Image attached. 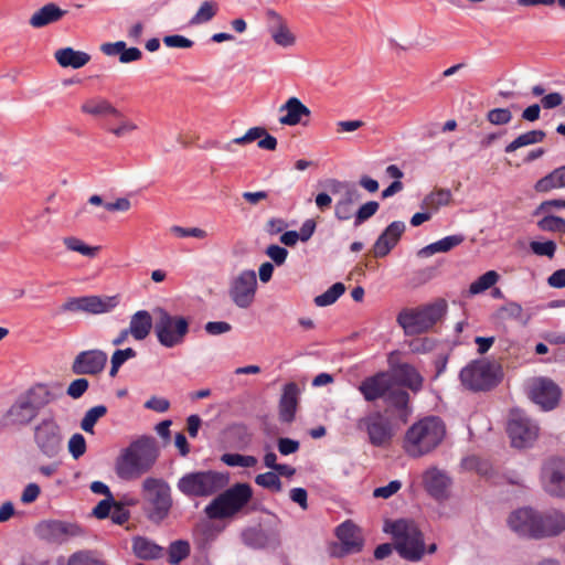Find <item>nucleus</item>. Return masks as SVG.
I'll return each mask as SVG.
<instances>
[{
	"mask_svg": "<svg viewBox=\"0 0 565 565\" xmlns=\"http://www.w3.org/2000/svg\"><path fill=\"white\" fill-rule=\"evenodd\" d=\"M461 386L470 392H487L494 385V362L488 358L471 360L459 372Z\"/></svg>",
	"mask_w": 565,
	"mask_h": 565,
	"instance_id": "nucleus-8",
	"label": "nucleus"
},
{
	"mask_svg": "<svg viewBox=\"0 0 565 565\" xmlns=\"http://www.w3.org/2000/svg\"><path fill=\"white\" fill-rule=\"evenodd\" d=\"M328 189L334 195H340L334 204V216L339 221H348L353 216V205L360 200L361 194L352 182L337 179L328 180Z\"/></svg>",
	"mask_w": 565,
	"mask_h": 565,
	"instance_id": "nucleus-12",
	"label": "nucleus"
},
{
	"mask_svg": "<svg viewBox=\"0 0 565 565\" xmlns=\"http://www.w3.org/2000/svg\"><path fill=\"white\" fill-rule=\"evenodd\" d=\"M356 427L366 433L369 443L374 447L388 446L395 434L391 420L379 411L359 418Z\"/></svg>",
	"mask_w": 565,
	"mask_h": 565,
	"instance_id": "nucleus-11",
	"label": "nucleus"
},
{
	"mask_svg": "<svg viewBox=\"0 0 565 565\" xmlns=\"http://www.w3.org/2000/svg\"><path fill=\"white\" fill-rule=\"evenodd\" d=\"M63 244L68 250L76 252L83 256L94 257L96 256L99 247L88 246L82 239L75 236H67L63 238Z\"/></svg>",
	"mask_w": 565,
	"mask_h": 565,
	"instance_id": "nucleus-47",
	"label": "nucleus"
},
{
	"mask_svg": "<svg viewBox=\"0 0 565 565\" xmlns=\"http://www.w3.org/2000/svg\"><path fill=\"white\" fill-rule=\"evenodd\" d=\"M385 402L397 411L402 412L403 416L407 417L409 395L403 390H388L385 396Z\"/></svg>",
	"mask_w": 565,
	"mask_h": 565,
	"instance_id": "nucleus-45",
	"label": "nucleus"
},
{
	"mask_svg": "<svg viewBox=\"0 0 565 565\" xmlns=\"http://www.w3.org/2000/svg\"><path fill=\"white\" fill-rule=\"evenodd\" d=\"M222 462L230 467L252 468L257 465V458L254 456H245L241 454H224L221 457Z\"/></svg>",
	"mask_w": 565,
	"mask_h": 565,
	"instance_id": "nucleus-49",
	"label": "nucleus"
},
{
	"mask_svg": "<svg viewBox=\"0 0 565 565\" xmlns=\"http://www.w3.org/2000/svg\"><path fill=\"white\" fill-rule=\"evenodd\" d=\"M66 11L56 3L49 2L36 10L29 19V24L34 29H41L52 23L58 22Z\"/></svg>",
	"mask_w": 565,
	"mask_h": 565,
	"instance_id": "nucleus-28",
	"label": "nucleus"
},
{
	"mask_svg": "<svg viewBox=\"0 0 565 565\" xmlns=\"http://www.w3.org/2000/svg\"><path fill=\"white\" fill-rule=\"evenodd\" d=\"M88 203L95 206H104L108 212H127L131 209V202L128 198H117L114 202H104L98 194L88 198Z\"/></svg>",
	"mask_w": 565,
	"mask_h": 565,
	"instance_id": "nucleus-40",
	"label": "nucleus"
},
{
	"mask_svg": "<svg viewBox=\"0 0 565 565\" xmlns=\"http://www.w3.org/2000/svg\"><path fill=\"white\" fill-rule=\"evenodd\" d=\"M256 290V273L252 269H246L232 279L228 288V295L235 306L246 309L254 302Z\"/></svg>",
	"mask_w": 565,
	"mask_h": 565,
	"instance_id": "nucleus-14",
	"label": "nucleus"
},
{
	"mask_svg": "<svg viewBox=\"0 0 565 565\" xmlns=\"http://www.w3.org/2000/svg\"><path fill=\"white\" fill-rule=\"evenodd\" d=\"M447 302L437 299L431 303L415 308L404 309L397 316V323L406 334H418L433 328L446 313Z\"/></svg>",
	"mask_w": 565,
	"mask_h": 565,
	"instance_id": "nucleus-6",
	"label": "nucleus"
},
{
	"mask_svg": "<svg viewBox=\"0 0 565 565\" xmlns=\"http://www.w3.org/2000/svg\"><path fill=\"white\" fill-rule=\"evenodd\" d=\"M565 531V514L559 511L539 513L536 539L558 535Z\"/></svg>",
	"mask_w": 565,
	"mask_h": 565,
	"instance_id": "nucleus-27",
	"label": "nucleus"
},
{
	"mask_svg": "<svg viewBox=\"0 0 565 565\" xmlns=\"http://www.w3.org/2000/svg\"><path fill=\"white\" fill-rule=\"evenodd\" d=\"M531 399L543 409H553L559 401L561 388L547 377H534L527 384Z\"/></svg>",
	"mask_w": 565,
	"mask_h": 565,
	"instance_id": "nucleus-16",
	"label": "nucleus"
},
{
	"mask_svg": "<svg viewBox=\"0 0 565 565\" xmlns=\"http://www.w3.org/2000/svg\"><path fill=\"white\" fill-rule=\"evenodd\" d=\"M252 498L253 489L248 483H235L217 494L204 508V513L210 520L231 519L242 512Z\"/></svg>",
	"mask_w": 565,
	"mask_h": 565,
	"instance_id": "nucleus-2",
	"label": "nucleus"
},
{
	"mask_svg": "<svg viewBox=\"0 0 565 565\" xmlns=\"http://www.w3.org/2000/svg\"><path fill=\"white\" fill-rule=\"evenodd\" d=\"M394 376L401 385L406 386L414 392L419 391L423 386V377L416 369L409 364H399L394 370Z\"/></svg>",
	"mask_w": 565,
	"mask_h": 565,
	"instance_id": "nucleus-35",
	"label": "nucleus"
},
{
	"mask_svg": "<svg viewBox=\"0 0 565 565\" xmlns=\"http://www.w3.org/2000/svg\"><path fill=\"white\" fill-rule=\"evenodd\" d=\"M539 513L532 509L523 508L512 512L508 519V524L520 535L536 539V527Z\"/></svg>",
	"mask_w": 565,
	"mask_h": 565,
	"instance_id": "nucleus-20",
	"label": "nucleus"
},
{
	"mask_svg": "<svg viewBox=\"0 0 565 565\" xmlns=\"http://www.w3.org/2000/svg\"><path fill=\"white\" fill-rule=\"evenodd\" d=\"M562 188H565V166L554 169L534 184L537 193H547Z\"/></svg>",
	"mask_w": 565,
	"mask_h": 565,
	"instance_id": "nucleus-36",
	"label": "nucleus"
},
{
	"mask_svg": "<svg viewBox=\"0 0 565 565\" xmlns=\"http://www.w3.org/2000/svg\"><path fill=\"white\" fill-rule=\"evenodd\" d=\"M445 434V425L438 417H425L407 429L404 438V450L413 458L423 457L443 441Z\"/></svg>",
	"mask_w": 565,
	"mask_h": 565,
	"instance_id": "nucleus-1",
	"label": "nucleus"
},
{
	"mask_svg": "<svg viewBox=\"0 0 565 565\" xmlns=\"http://www.w3.org/2000/svg\"><path fill=\"white\" fill-rule=\"evenodd\" d=\"M152 329V318L147 310H139L130 318L128 330L137 341L145 340Z\"/></svg>",
	"mask_w": 565,
	"mask_h": 565,
	"instance_id": "nucleus-33",
	"label": "nucleus"
},
{
	"mask_svg": "<svg viewBox=\"0 0 565 565\" xmlns=\"http://www.w3.org/2000/svg\"><path fill=\"white\" fill-rule=\"evenodd\" d=\"M300 395L299 386L289 382L282 387V393L279 399V420L289 424L295 419L298 399Z\"/></svg>",
	"mask_w": 565,
	"mask_h": 565,
	"instance_id": "nucleus-25",
	"label": "nucleus"
},
{
	"mask_svg": "<svg viewBox=\"0 0 565 565\" xmlns=\"http://www.w3.org/2000/svg\"><path fill=\"white\" fill-rule=\"evenodd\" d=\"M405 231V224L401 221L392 222L385 231L379 236L373 246L375 257L386 256L397 244Z\"/></svg>",
	"mask_w": 565,
	"mask_h": 565,
	"instance_id": "nucleus-26",
	"label": "nucleus"
},
{
	"mask_svg": "<svg viewBox=\"0 0 565 565\" xmlns=\"http://www.w3.org/2000/svg\"><path fill=\"white\" fill-rule=\"evenodd\" d=\"M132 550L136 556L142 559H156L162 554V548L159 545L145 537L135 539Z\"/></svg>",
	"mask_w": 565,
	"mask_h": 565,
	"instance_id": "nucleus-38",
	"label": "nucleus"
},
{
	"mask_svg": "<svg viewBox=\"0 0 565 565\" xmlns=\"http://www.w3.org/2000/svg\"><path fill=\"white\" fill-rule=\"evenodd\" d=\"M545 136H546V134L543 130H531V131L524 132V134L520 135L519 137H516L512 142H510L505 147L504 151L507 153H510L521 147H526V146L542 142L544 140Z\"/></svg>",
	"mask_w": 565,
	"mask_h": 565,
	"instance_id": "nucleus-39",
	"label": "nucleus"
},
{
	"mask_svg": "<svg viewBox=\"0 0 565 565\" xmlns=\"http://www.w3.org/2000/svg\"><path fill=\"white\" fill-rule=\"evenodd\" d=\"M565 210V200L564 199H554L543 201L534 211L535 216H540L541 214H556L561 211Z\"/></svg>",
	"mask_w": 565,
	"mask_h": 565,
	"instance_id": "nucleus-55",
	"label": "nucleus"
},
{
	"mask_svg": "<svg viewBox=\"0 0 565 565\" xmlns=\"http://www.w3.org/2000/svg\"><path fill=\"white\" fill-rule=\"evenodd\" d=\"M423 482L428 493L437 500L447 499L451 484L450 478L437 468H429L423 475Z\"/></svg>",
	"mask_w": 565,
	"mask_h": 565,
	"instance_id": "nucleus-24",
	"label": "nucleus"
},
{
	"mask_svg": "<svg viewBox=\"0 0 565 565\" xmlns=\"http://www.w3.org/2000/svg\"><path fill=\"white\" fill-rule=\"evenodd\" d=\"M54 56L62 67L73 68H81L90 60L89 54L82 51H75L72 47L60 49L55 52Z\"/></svg>",
	"mask_w": 565,
	"mask_h": 565,
	"instance_id": "nucleus-34",
	"label": "nucleus"
},
{
	"mask_svg": "<svg viewBox=\"0 0 565 565\" xmlns=\"http://www.w3.org/2000/svg\"><path fill=\"white\" fill-rule=\"evenodd\" d=\"M463 241L465 236L461 234L449 235L423 247L418 252V255L423 257H429L436 253H447L452 248L457 247L458 245H460Z\"/></svg>",
	"mask_w": 565,
	"mask_h": 565,
	"instance_id": "nucleus-37",
	"label": "nucleus"
},
{
	"mask_svg": "<svg viewBox=\"0 0 565 565\" xmlns=\"http://www.w3.org/2000/svg\"><path fill=\"white\" fill-rule=\"evenodd\" d=\"M462 466L468 470H476L480 476L486 478H490L492 475L491 463L476 456L463 459Z\"/></svg>",
	"mask_w": 565,
	"mask_h": 565,
	"instance_id": "nucleus-51",
	"label": "nucleus"
},
{
	"mask_svg": "<svg viewBox=\"0 0 565 565\" xmlns=\"http://www.w3.org/2000/svg\"><path fill=\"white\" fill-rule=\"evenodd\" d=\"M492 286H494V270H489L470 285L469 295H479Z\"/></svg>",
	"mask_w": 565,
	"mask_h": 565,
	"instance_id": "nucleus-54",
	"label": "nucleus"
},
{
	"mask_svg": "<svg viewBox=\"0 0 565 565\" xmlns=\"http://www.w3.org/2000/svg\"><path fill=\"white\" fill-rule=\"evenodd\" d=\"M118 305L117 297L84 296L67 299L62 309L70 312L100 315L111 311Z\"/></svg>",
	"mask_w": 565,
	"mask_h": 565,
	"instance_id": "nucleus-15",
	"label": "nucleus"
},
{
	"mask_svg": "<svg viewBox=\"0 0 565 565\" xmlns=\"http://www.w3.org/2000/svg\"><path fill=\"white\" fill-rule=\"evenodd\" d=\"M545 488L555 497H565V460H551L545 469Z\"/></svg>",
	"mask_w": 565,
	"mask_h": 565,
	"instance_id": "nucleus-23",
	"label": "nucleus"
},
{
	"mask_svg": "<svg viewBox=\"0 0 565 565\" xmlns=\"http://www.w3.org/2000/svg\"><path fill=\"white\" fill-rule=\"evenodd\" d=\"M531 250L537 256H546L553 258L556 252V244L553 241L530 243Z\"/></svg>",
	"mask_w": 565,
	"mask_h": 565,
	"instance_id": "nucleus-58",
	"label": "nucleus"
},
{
	"mask_svg": "<svg viewBox=\"0 0 565 565\" xmlns=\"http://www.w3.org/2000/svg\"><path fill=\"white\" fill-rule=\"evenodd\" d=\"M218 12V4L213 0L203 1L195 14L190 19L191 25H200L210 22Z\"/></svg>",
	"mask_w": 565,
	"mask_h": 565,
	"instance_id": "nucleus-41",
	"label": "nucleus"
},
{
	"mask_svg": "<svg viewBox=\"0 0 565 565\" xmlns=\"http://www.w3.org/2000/svg\"><path fill=\"white\" fill-rule=\"evenodd\" d=\"M345 291V286L342 282L333 284L327 291L315 298V303L318 307H326L334 303Z\"/></svg>",
	"mask_w": 565,
	"mask_h": 565,
	"instance_id": "nucleus-46",
	"label": "nucleus"
},
{
	"mask_svg": "<svg viewBox=\"0 0 565 565\" xmlns=\"http://www.w3.org/2000/svg\"><path fill=\"white\" fill-rule=\"evenodd\" d=\"M263 135H266L265 128L253 127V128H249L244 136L233 139L232 142L236 143V145L250 143L257 139H260L263 137Z\"/></svg>",
	"mask_w": 565,
	"mask_h": 565,
	"instance_id": "nucleus-62",
	"label": "nucleus"
},
{
	"mask_svg": "<svg viewBox=\"0 0 565 565\" xmlns=\"http://www.w3.org/2000/svg\"><path fill=\"white\" fill-rule=\"evenodd\" d=\"M67 565H107L90 551H79L68 557Z\"/></svg>",
	"mask_w": 565,
	"mask_h": 565,
	"instance_id": "nucleus-50",
	"label": "nucleus"
},
{
	"mask_svg": "<svg viewBox=\"0 0 565 565\" xmlns=\"http://www.w3.org/2000/svg\"><path fill=\"white\" fill-rule=\"evenodd\" d=\"M268 15L276 22L269 28L274 42L281 47H290L296 43V36L289 30L284 19L275 11H268Z\"/></svg>",
	"mask_w": 565,
	"mask_h": 565,
	"instance_id": "nucleus-30",
	"label": "nucleus"
},
{
	"mask_svg": "<svg viewBox=\"0 0 565 565\" xmlns=\"http://www.w3.org/2000/svg\"><path fill=\"white\" fill-rule=\"evenodd\" d=\"M537 227L544 232H561L565 228V218L556 214H541Z\"/></svg>",
	"mask_w": 565,
	"mask_h": 565,
	"instance_id": "nucleus-48",
	"label": "nucleus"
},
{
	"mask_svg": "<svg viewBox=\"0 0 565 565\" xmlns=\"http://www.w3.org/2000/svg\"><path fill=\"white\" fill-rule=\"evenodd\" d=\"M117 122L108 127V132L117 138L126 137L139 129L138 125L119 110V116H113Z\"/></svg>",
	"mask_w": 565,
	"mask_h": 565,
	"instance_id": "nucleus-42",
	"label": "nucleus"
},
{
	"mask_svg": "<svg viewBox=\"0 0 565 565\" xmlns=\"http://www.w3.org/2000/svg\"><path fill=\"white\" fill-rule=\"evenodd\" d=\"M170 232L175 235L177 237L183 238V237H194L199 239H204L207 237L206 231L200 228V227H182L179 225H173L170 228Z\"/></svg>",
	"mask_w": 565,
	"mask_h": 565,
	"instance_id": "nucleus-57",
	"label": "nucleus"
},
{
	"mask_svg": "<svg viewBox=\"0 0 565 565\" xmlns=\"http://www.w3.org/2000/svg\"><path fill=\"white\" fill-rule=\"evenodd\" d=\"M38 415L39 413L35 411V408L32 407V405L26 402L23 396H21L3 415L1 424L4 427L26 426L33 422Z\"/></svg>",
	"mask_w": 565,
	"mask_h": 565,
	"instance_id": "nucleus-21",
	"label": "nucleus"
},
{
	"mask_svg": "<svg viewBox=\"0 0 565 565\" xmlns=\"http://www.w3.org/2000/svg\"><path fill=\"white\" fill-rule=\"evenodd\" d=\"M143 509L148 519L159 523L170 513L172 508L171 488L161 478H146L141 484Z\"/></svg>",
	"mask_w": 565,
	"mask_h": 565,
	"instance_id": "nucleus-5",
	"label": "nucleus"
},
{
	"mask_svg": "<svg viewBox=\"0 0 565 565\" xmlns=\"http://www.w3.org/2000/svg\"><path fill=\"white\" fill-rule=\"evenodd\" d=\"M385 532L393 535L398 554L411 562L419 561L425 553L423 533L413 521L396 520L385 525Z\"/></svg>",
	"mask_w": 565,
	"mask_h": 565,
	"instance_id": "nucleus-3",
	"label": "nucleus"
},
{
	"mask_svg": "<svg viewBox=\"0 0 565 565\" xmlns=\"http://www.w3.org/2000/svg\"><path fill=\"white\" fill-rule=\"evenodd\" d=\"M391 388V377L385 372L376 373L361 382L359 391L367 402L385 398Z\"/></svg>",
	"mask_w": 565,
	"mask_h": 565,
	"instance_id": "nucleus-22",
	"label": "nucleus"
},
{
	"mask_svg": "<svg viewBox=\"0 0 565 565\" xmlns=\"http://www.w3.org/2000/svg\"><path fill=\"white\" fill-rule=\"evenodd\" d=\"M190 554V545L185 541H175L169 548V562L171 564H179L186 558Z\"/></svg>",
	"mask_w": 565,
	"mask_h": 565,
	"instance_id": "nucleus-53",
	"label": "nucleus"
},
{
	"mask_svg": "<svg viewBox=\"0 0 565 565\" xmlns=\"http://www.w3.org/2000/svg\"><path fill=\"white\" fill-rule=\"evenodd\" d=\"M266 255L277 265H282L288 256V250L279 245H269L266 249Z\"/></svg>",
	"mask_w": 565,
	"mask_h": 565,
	"instance_id": "nucleus-63",
	"label": "nucleus"
},
{
	"mask_svg": "<svg viewBox=\"0 0 565 565\" xmlns=\"http://www.w3.org/2000/svg\"><path fill=\"white\" fill-rule=\"evenodd\" d=\"M68 451L74 459H78L86 451V440L83 435L74 434L68 440Z\"/></svg>",
	"mask_w": 565,
	"mask_h": 565,
	"instance_id": "nucleus-59",
	"label": "nucleus"
},
{
	"mask_svg": "<svg viewBox=\"0 0 565 565\" xmlns=\"http://www.w3.org/2000/svg\"><path fill=\"white\" fill-rule=\"evenodd\" d=\"M23 398L39 413L40 409L54 402L56 399V395L46 384L40 383L28 390L23 395Z\"/></svg>",
	"mask_w": 565,
	"mask_h": 565,
	"instance_id": "nucleus-32",
	"label": "nucleus"
},
{
	"mask_svg": "<svg viewBox=\"0 0 565 565\" xmlns=\"http://www.w3.org/2000/svg\"><path fill=\"white\" fill-rule=\"evenodd\" d=\"M154 332L158 341L166 348L181 344L189 332V320L181 316H171L164 309H158Z\"/></svg>",
	"mask_w": 565,
	"mask_h": 565,
	"instance_id": "nucleus-10",
	"label": "nucleus"
},
{
	"mask_svg": "<svg viewBox=\"0 0 565 565\" xmlns=\"http://www.w3.org/2000/svg\"><path fill=\"white\" fill-rule=\"evenodd\" d=\"M451 200L449 190H437L428 194L423 201V207L436 212L439 207L447 205Z\"/></svg>",
	"mask_w": 565,
	"mask_h": 565,
	"instance_id": "nucleus-44",
	"label": "nucleus"
},
{
	"mask_svg": "<svg viewBox=\"0 0 565 565\" xmlns=\"http://www.w3.org/2000/svg\"><path fill=\"white\" fill-rule=\"evenodd\" d=\"M39 535L51 543H64L70 539L83 535V530L75 523L62 521H44L38 526Z\"/></svg>",
	"mask_w": 565,
	"mask_h": 565,
	"instance_id": "nucleus-18",
	"label": "nucleus"
},
{
	"mask_svg": "<svg viewBox=\"0 0 565 565\" xmlns=\"http://www.w3.org/2000/svg\"><path fill=\"white\" fill-rule=\"evenodd\" d=\"M255 482L257 486L271 490L274 492H280L282 489V484L278 475L273 471L257 475L255 478Z\"/></svg>",
	"mask_w": 565,
	"mask_h": 565,
	"instance_id": "nucleus-52",
	"label": "nucleus"
},
{
	"mask_svg": "<svg viewBox=\"0 0 565 565\" xmlns=\"http://www.w3.org/2000/svg\"><path fill=\"white\" fill-rule=\"evenodd\" d=\"M228 477L217 471H196L184 475L178 481V489L188 497H210L224 489Z\"/></svg>",
	"mask_w": 565,
	"mask_h": 565,
	"instance_id": "nucleus-7",
	"label": "nucleus"
},
{
	"mask_svg": "<svg viewBox=\"0 0 565 565\" xmlns=\"http://www.w3.org/2000/svg\"><path fill=\"white\" fill-rule=\"evenodd\" d=\"M88 386L89 383L87 379L78 377L68 384L66 394L74 399L81 398L88 390Z\"/></svg>",
	"mask_w": 565,
	"mask_h": 565,
	"instance_id": "nucleus-60",
	"label": "nucleus"
},
{
	"mask_svg": "<svg viewBox=\"0 0 565 565\" xmlns=\"http://www.w3.org/2000/svg\"><path fill=\"white\" fill-rule=\"evenodd\" d=\"M107 360V353L103 350H86L75 356L71 369L76 375H98L104 371Z\"/></svg>",
	"mask_w": 565,
	"mask_h": 565,
	"instance_id": "nucleus-17",
	"label": "nucleus"
},
{
	"mask_svg": "<svg viewBox=\"0 0 565 565\" xmlns=\"http://www.w3.org/2000/svg\"><path fill=\"white\" fill-rule=\"evenodd\" d=\"M33 441L39 452L47 459H54L62 454L63 433L54 416L42 418L33 427Z\"/></svg>",
	"mask_w": 565,
	"mask_h": 565,
	"instance_id": "nucleus-9",
	"label": "nucleus"
},
{
	"mask_svg": "<svg viewBox=\"0 0 565 565\" xmlns=\"http://www.w3.org/2000/svg\"><path fill=\"white\" fill-rule=\"evenodd\" d=\"M157 457L153 438H141L126 450L117 472L121 478L139 477L151 469Z\"/></svg>",
	"mask_w": 565,
	"mask_h": 565,
	"instance_id": "nucleus-4",
	"label": "nucleus"
},
{
	"mask_svg": "<svg viewBox=\"0 0 565 565\" xmlns=\"http://www.w3.org/2000/svg\"><path fill=\"white\" fill-rule=\"evenodd\" d=\"M81 111L93 117L119 116V109L100 96L86 99L81 106Z\"/></svg>",
	"mask_w": 565,
	"mask_h": 565,
	"instance_id": "nucleus-31",
	"label": "nucleus"
},
{
	"mask_svg": "<svg viewBox=\"0 0 565 565\" xmlns=\"http://www.w3.org/2000/svg\"><path fill=\"white\" fill-rule=\"evenodd\" d=\"M162 41L167 47L171 49H190L194 45L192 40L180 34L166 35Z\"/></svg>",
	"mask_w": 565,
	"mask_h": 565,
	"instance_id": "nucleus-61",
	"label": "nucleus"
},
{
	"mask_svg": "<svg viewBox=\"0 0 565 565\" xmlns=\"http://www.w3.org/2000/svg\"><path fill=\"white\" fill-rule=\"evenodd\" d=\"M107 411L105 405H96L87 409L79 424L82 430L94 434L96 423L107 414Z\"/></svg>",
	"mask_w": 565,
	"mask_h": 565,
	"instance_id": "nucleus-43",
	"label": "nucleus"
},
{
	"mask_svg": "<svg viewBox=\"0 0 565 565\" xmlns=\"http://www.w3.org/2000/svg\"><path fill=\"white\" fill-rule=\"evenodd\" d=\"M401 488L402 483L398 480H393L384 487H379L374 489L373 497L388 499L390 497L395 494Z\"/></svg>",
	"mask_w": 565,
	"mask_h": 565,
	"instance_id": "nucleus-64",
	"label": "nucleus"
},
{
	"mask_svg": "<svg viewBox=\"0 0 565 565\" xmlns=\"http://www.w3.org/2000/svg\"><path fill=\"white\" fill-rule=\"evenodd\" d=\"M337 536L341 542V552L335 548L333 555L358 553L363 547V539L360 529L351 521H345L337 527Z\"/></svg>",
	"mask_w": 565,
	"mask_h": 565,
	"instance_id": "nucleus-19",
	"label": "nucleus"
},
{
	"mask_svg": "<svg viewBox=\"0 0 565 565\" xmlns=\"http://www.w3.org/2000/svg\"><path fill=\"white\" fill-rule=\"evenodd\" d=\"M511 444L515 448L531 446L539 436V427L521 411H512L507 426Z\"/></svg>",
	"mask_w": 565,
	"mask_h": 565,
	"instance_id": "nucleus-13",
	"label": "nucleus"
},
{
	"mask_svg": "<svg viewBox=\"0 0 565 565\" xmlns=\"http://www.w3.org/2000/svg\"><path fill=\"white\" fill-rule=\"evenodd\" d=\"M380 205L376 201H369L362 204L354 214V225L360 226L371 218L379 210Z\"/></svg>",
	"mask_w": 565,
	"mask_h": 565,
	"instance_id": "nucleus-56",
	"label": "nucleus"
},
{
	"mask_svg": "<svg viewBox=\"0 0 565 565\" xmlns=\"http://www.w3.org/2000/svg\"><path fill=\"white\" fill-rule=\"evenodd\" d=\"M279 111H286V115L279 118V122L286 126H296L301 122L302 117L310 116V109L297 97H290Z\"/></svg>",
	"mask_w": 565,
	"mask_h": 565,
	"instance_id": "nucleus-29",
	"label": "nucleus"
}]
</instances>
